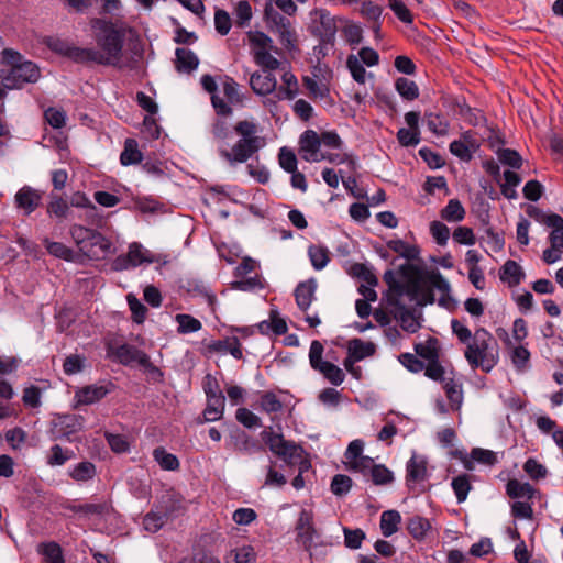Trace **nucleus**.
<instances>
[{
    "label": "nucleus",
    "mask_w": 563,
    "mask_h": 563,
    "mask_svg": "<svg viewBox=\"0 0 563 563\" xmlns=\"http://www.w3.org/2000/svg\"><path fill=\"white\" fill-rule=\"evenodd\" d=\"M399 273L405 283L397 280L391 269L385 272L383 279L388 286L386 294L387 303H398L404 295L415 297L420 289V282H428L434 289L441 292L439 305L448 308L449 301L453 299L450 296L451 287L449 282L438 269H427L424 267L406 263L399 267Z\"/></svg>",
    "instance_id": "f257e3e1"
},
{
    "label": "nucleus",
    "mask_w": 563,
    "mask_h": 563,
    "mask_svg": "<svg viewBox=\"0 0 563 563\" xmlns=\"http://www.w3.org/2000/svg\"><path fill=\"white\" fill-rule=\"evenodd\" d=\"M90 26L100 54L106 58L103 66H119L124 46L125 32L111 20L93 18Z\"/></svg>",
    "instance_id": "f03ea898"
},
{
    "label": "nucleus",
    "mask_w": 563,
    "mask_h": 563,
    "mask_svg": "<svg viewBox=\"0 0 563 563\" xmlns=\"http://www.w3.org/2000/svg\"><path fill=\"white\" fill-rule=\"evenodd\" d=\"M464 357L473 369L481 368L489 373L499 361L498 343L485 328H478L466 345Z\"/></svg>",
    "instance_id": "7ed1b4c3"
},
{
    "label": "nucleus",
    "mask_w": 563,
    "mask_h": 563,
    "mask_svg": "<svg viewBox=\"0 0 563 563\" xmlns=\"http://www.w3.org/2000/svg\"><path fill=\"white\" fill-rule=\"evenodd\" d=\"M69 233L79 251L91 260L103 258L111 252L112 243L97 230L73 224Z\"/></svg>",
    "instance_id": "20e7f679"
},
{
    "label": "nucleus",
    "mask_w": 563,
    "mask_h": 563,
    "mask_svg": "<svg viewBox=\"0 0 563 563\" xmlns=\"http://www.w3.org/2000/svg\"><path fill=\"white\" fill-rule=\"evenodd\" d=\"M85 418L80 415H54L49 422L47 434L52 441H77V433L84 429Z\"/></svg>",
    "instance_id": "39448f33"
},
{
    "label": "nucleus",
    "mask_w": 563,
    "mask_h": 563,
    "mask_svg": "<svg viewBox=\"0 0 563 563\" xmlns=\"http://www.w3.org/2000/svg\"><path fill=\"white\" fill-rule=\"evenodd\" d=\"M264 19L269 31L278 35L279 42L285 48L289 51L295 48L297 36L290 20L275 10L271 2L266 3L264 8Z\"/></svg>",
    "instance_id": "423d86ee"
},
{
    "label": "nucleus",
    "mask_w": 563,
    "mask_h": 563,
    "mask_svg": "<svg viewBox=\"0 0 563 563\" xmlns=\"http://www.w3.org/2000/svg\"><path fill=\"white\" fill-rule=\"evenodd\" d=\"M41 76L40 68L33 62L25 60L22 65L0 70L2 85L8 89H21L25 84H34Z\"/></svg>",
    "instance_id": "0eeeda50"
},
{
    "label": "nucleus",
    "mask_w": 563,
    "mask_h": 563,
    "mask_svg": "<svg viewBox=\"0 0 563 563\" xmlns=\"http://www.w3.org/2000/svg\"><path fill=\"white\" fill-rule=\"evenodd\" d=\"M262 147L261 139H240L228 148V144L219 146V155L231 166L247 162Z\"/></svg>",
    "instance_id": "6e6552de"
},
{
    "label": "nucleus",
    "mask_w": 563,
    "mask_h": 563,
    "mask_svg": "<svg viewBox=\"0 0 563 563\" xmlns=\"http://www.w3.org/2000/svg\"><path fill=\"white\" fill-rule=\"evenodd\" d=\"M316 19L313 34L319 38L322 46L333 47L335 44V35L338 32L336 18L332 16L325 9H318L314 12Z\"/></svg>",
    "instance_id": "1a4fd4ad"
},
{
    "label": "nucleus",
    "mask_w": 563,
    "mask_h": 563,
    "mask_svg": "<svg viewBox=\"0 0 563 563\" xmlns=\"http://www.w3.org/2000/svg\"><path fill=\"white\" fill-rule=\"evenodd\" d=\"M177 509L176 500L170 496L163 497L161 510L158 512L150 511L143 518L144 529L150 532H157Z\"/></svg>",
    "instance_id": "9d476101"
},
{
    "label": "nucleus",
    "mask_w": 563,
    "mask_h": 563,
    "mask_svg": "<svg viewBox=\"0 0 563 563\" xmlns=\"http://www.w3.org/2000/svg\"><path fill=\"white\" fill-rule=\"evenodd\" d=\"M428 477L427 457L413 453L406 464V486L409 490H415L416 487L427 481Z\"/></svg>",
    "instance_id": "9b49d317"
},
{
    "label": "nucleus",
    "mask_w": 563,
    "mask_h": 563,
    "mask_svg": "<svg viewBox=\"0 0 563 563\" xmlns=\"http://www.w3.org/2000/svg\"><path fill=\"white\" fill-rule=\"evenodd\" d=\"M295 530L297 542L301 543L306 551H311L317 530L313 523V514L310 510L301 509Z\"/></svg>",
    "instance_id": "f8f14e48"
},
{
    "label": "nucleus",
    "mask_w": 563,
    "mask_h": 563,
    "mask_svg": "<svg viewBox=\"0 0 563 563\" xmlns=\"http://www.w3.org/2000/svg\"><path fill=\"white\" fill-rule=\"evenodd\" d=\"M114 357L124 366L137 364L144 368L152 366L150 356L134 345L124 343L115 347Z\"/></svg>",
    "instance_id": "ddd939ff"
},
{
    "label": "nucleus",
    "mask_w": 563,
    "mask_h": 563,
    "mask_svg": "<svg viewBox=\"0 0 563 563\" xmlns=\"http://www.w3.org/2000/svg\"><path fill=\"white\" fill-rule=\"evenodd\" d=\"M299 153L307 162H318L320 152V137L313 130H306L299 137Z\"/></svg>",
    "instance_id": "4468645a"
},
{
    "label": "nucleus",
    "mask_w": 563,
    "mask_h": 563,
    "mask_svg": "<svg viewBox=\"0 0 563 563\" xmlns=\"http://www.w3.org/2000/svg\"><path fill=\"white\" fill-rule=\"evenodd\" d=\"M41 201L42 194L30 186L22 187L14 196L16 208L22 210L25 216L34 212L41 205Z\"/></svg>",
    "instance_id": "2eb2a0df"
},
{
    "label": "nucleus",
    "mask_w": 563,
    "mask_h": 563,
    "mask_svg": "<svg viewBox=\"0 0 563 563\" xmlns=\"http://www.w3.org/2000/svg\"><path fill=\"white\" fill-rule=\"evenodd\" d=\"M202 88L211 95V104L219 117H230L233 113L232 108L217 95L218 85L211 75H203L200 79Z\"/></svg>",
    "instance_id": "dca6fc26"
},
{
    "label": "nucleus",
    "mask_w": 563,
    "mask_h": 563,
    "mask_svg": "<svg viewBox=\"0 0 563 563\" xmlns=\"http://www.w3.org/2000/svg\"><path fill=\"white\" fill-rule=\"evenodd\" d=\"M478 148L477 141L473 137L471 131L462 133L460 140H454L450 144V152L461 161L470 162L473 153Z\"/></svg>",
    "instance_id": "f3484780"
},
{
    "label": "nucleus",
    "mask_w": 563,
    "mask_h": 563,
    "mask_svg": "<svg viewBox=\"0 0 563 563\" xmlns=\"http://www.w3.org/2000/svg\"><path fill=\"white\" fill-rule=\"evenodd\" d=\"M114 389L112 383L106 385H89L76 391V398L79 405H92L103 399Z\"/></svg>",
    "instance_id": "a211bd4d"
},
{
    "label": "nucleus",
    "mask_w": 563,
    "mask_h": 563,
    "mask_svg": "<svg viewBox=\"0 0 563 563\" xmlns=\"http://www.w3.org/2000/svg\"><path fill=\"white\" fill-rule=\"evenodd\" d=\"M250 87L254 93L267 96L276 90L277 80L275 75L271 71H255L250 77Z\"/></svg>",
    "instance_id": "6ab92c4d"
},
{
    "label": "nucleus",
    "mask_w": 563,
    "mask_h": 563,
    "mask_svg": "<svg viewBox=\"0 0 563 563\" xmlns=\"http://www.w3.org/2000/svg\"><path fill=\"white\" fill-rule=\"evenodd\" d=\"M388 306L394 308V318L397 321H399L400 327L404 331L409 333H416L420 329L421 324L415 317L413 311L407 308L401 302V299L398 300V303H388Z\"/></svg>",
    "instance_id": "aec40b11"
},
{
    "label": "nucleus",
    "mask_w": 563,
    "mask_h": 563,
    "mask_svg": "<svg viewBox=\"0 0 563 563\" xmlns=\"http://www.w3.org/2000/svg\"><path fill=\"white\" fill-rule=\"evenodd\" d=\"M318 284L314 278L301 282L297 285L294 291L295 300L298 308L306 312L316 299V290Z\"/></svg>",
    "instance_id": "412c9836"
},
{
    "label": "nucleus",
    "mask_w": 563,
    "mask_h": 563,
    "mask_svg": "<svg viewBox=\"0 0 563 563\" xmlns=\"http://www.w3.org/2000/svg\"><path fill=\"white\" fill-rule=\"evenodd\" d=\"M208 351L222 354L229 353L235 360L243 358L242 345L235 335L228 336L223 340L212 341L210 344H208Z\"/></svg>",
    "instance_id": "4be33fe9"
},
{
    "label": "nucleus",
    "mask_w": 563,
    "mask_h": 563,
    "mask_svg": "<svg viewBox=\"0 0 563 563\" xmlns=\"http://www.w3.org/2000/svg\"><path fill=\"white\" fill-rule=\"evenodd\" d=\"M68 58L78 64L92 63L102 66L106 62V58L100 54L99 49L95 47L84 48L75 45L71 46Z\"/></svg>",
    "instance_id": "5701e85b"
},
{
    "label": "nucleus",
    "mask_w": 563,
    "mask_h": 563,
    "mask_svg": "<svg viewBox=\"0 0 563 563\" xmlns=\"http://www.w3.org/2000/svg\"><path fill=\"white\" fill-rule=\"evenodd\" d=\"M525 277L522 267L515 261L508 260L499 269V278L510 287L518 286Z\"/></svg>",
    "instance_id": "b1692460"
},
{
    "label": "nucleus",
    "mask_w": 563,
    "mask_h": 563,
    "mask_svg": "<svg viewBox=\"0 0 563 563\" xmlns=\"http://www.w3.org/2000/svg\"><path fill=\"white\" fill-rule=\"evenodd\" d=\"M175 68L178 73H191L198 68L199 58L188 48H176Z\"/></svg>",
    "instance_id": "393cba45"
},
{
    "label": "nucleus",
    "mask_w": 563,
    "mask_h": 563,
    "mask_svg": "<svg viewBox=\"0 0 563 563\" xmlns=\"http://www.w3.org/2000/svg\"><path fill=\"white\" fill-rule=\"evenodd\" d=\"M375 352L376 346L373 342H365L357 338L347 342V355L354 357L356 361L373 356Z\"/></svg>",
    "instance_id": "a878e982"
},
{
    "label": "nucleus",
    "mask_w": 563,
    "mask_h": 563,
    "mask_svg": "<svg viewBox=\"0 0 563 563\" xmlns=\"http://www.w3.org/2000/svg\"><path fill=\"white\" fill-rule=\"evenodd\" d=\"M75 457V452L70 449H64L59 444L51 446L46 454V464L51 467L63 466Z\"/></svg>",
    "instance_id": "bb28decb"
},
{
    "label": "nucleus",
    "mask_w": 563,
    "mask_h": 563,
    "mask_svg": "<svg viewBox=\"0 0 563 563\" xmlns=\"http://www.w3.org/2000/svg\"><path fill=\"white\" fill-rule=\"evenodd\" d=\"M506 494L514 499H531L536 494V489L529 483H521L520 481L512 478L509 479L506 484Z\"/></svg>",
    "instance_id": "cd10ccee"
},
{
    "label": "nucleus",
    "mask_w": 563,
    "mask_h": 563,
    "mask_svg": "<svg viewBox=\"0 0 563 563\" xmlns=\"http://www.w3.org/2000/svg\"><path fill=\"white\" fill-rule=\"evenodd\" d=\"M387 247L399 254L401 257L408 261H415L419 258L420 247L418 245H410L400 239H393L387 241Z\"/></svg>",
    "instance_id": "c85d7f7f"
},
{
    "label": "nucleus",
    "mask_w": 563,
    "mask_h": 563,
    "mask_svg": "<svg viewBox=\"0 0 563 563\" xmlns=\"http://www.w3.org/2000/svg\"><path fill=\"white\" fill-rule=\"evenodd\" d=\"M126 260L130 262L131 267L140 266L143 263H154L155 256L150 251L144 250L140 243H132L126 253Z\"/></svg>",
    "instance_id": "c756f323"
},
{
    "label": "nucleus",
    "mask_w": 563,
    "mask_h": 563,
    "mask_svg": "<svg viewBox=\"0 0 563 563\" xmlns=\"http://www.w3.org/2000/svg\"><path fill=\"white\" fill-rule=\"evenodd\" d=\"M401 522V516L397 510H386L380 516V531L385 538L396 533Z\"/></svg>",
    "instance_id": "7c9ffc66"
},
{
    "label": "nucleus",
    "mask_w": 563,
    "mask_h": 563,
    "mask_svg": "<svg viewBox=\"0 0 563 563\" xmlns=\"http://www.w3.org/2000/svg\"><path fill=\"white\" fill-rule=\"evenodd\" d=\"M416 354L426 360L432 361L440 357L439 340L434 336H429L426 342L415 344Z\"/></svg>",
    "instance_id": "2f4dec72"
},
{
    "label": "nucleus",
    "mask_w": 563,
    "mask_h": 563,
    "mask_svg": "<svg viewBox=\"0 0 563 563\" xmlns=\"http://www.w3.org/2000/svg\"><path fill=\"white\" fill-rule=\"evenodd\" d=\"M143 158L142 152L139 150L136 140L126 139L123 151L120 154V163L123 166L141 163Z\"/></svg>",
    "instance_id": "473e14b6"
},
{
    "label": "nucleus",
    "mask_w": 563,
    "mask_h": 563,
    "mask_svg": "<svg viewBox=\"0 0 563 563\" xmlns=\"http://www.w3.org/2000/svg\"><path fill=\"white\" fill-rule=\"evenodd\" d=\"M37 552L45 558L46 563H65L63 550L55 541L40 543Z\"/></svg>",
    "instance_id": "72a5a7b5"
},
{
    "label": "nucleus",
    "mask_w": 563,
    "mask_h": 563,
    "mask_svg": "<svg viewBox=\"0 0 563 563\" xmlns=\"http://www.w3.org/2000/svg\"><path fill=\"white\" fill-rule=\"evenodd\" d=\"M225 407V397L218 399H208L207 406L202 412V419L200 422H212L218 421L222 418Z\"/></svg>",
    "instance_id": "f704fd0d"
},
{
    "label": "nucleus",
    "mask_w": 563,
    "mask_h": 563,
    "mask_svg": "<svg viewBox=\"0 0 563 563\" xmlns=\"http://www.w3.org/2000/svg\"><path fill=\"white\" fill-rule=\"evenodd\" d=\"M430 529L431 525L427 518L413 516L408 519L407 530L415 540H423Z\"/></svg>",
    "instance_id": "c9c22d12"
},
{
    "label": "nucleus",
    "mask_w": 563,
    "mask_h": 563,
    "mask_svg": "<svg viewBox=\"0 0 563 563\" xmlns=\"http://www.w3.org/2000/svg\"><path fill=\"white\" fill-rule=\"evenodd\" d=\"M446 398L450 401L452 410H460L463 402V390L462 384L455 382L453 378L445 380L443 385Z\"/></svg>",
    "instance_id": "e433bc0d"
},
{
    "label": "nucleus",
    "mask_w": 563,
    "mask_h": 563,
    "mask_svg": "<svg viewBox=\"0 0 563 563\" xmlns=\"http://www.w3.org/2000/svg\"><path fill=\"white\" fill-rule=\"evenodd\" d=\"M308 255L314 269L324 268L330 262V251L327 246L312 244L308 247Z\"/></svg>",
    "instance_id": "4c0bfd02"
},
{
    "label": "nucleus",
    "mask_w": 563,
    "mask_h": 563,
    "mask_svg": "<svg viewBox=\"0 0 563 563\" xmlns=\"http://www.w3.org/2000/svg\"><path fill=\"white\" fill-rule=\"evenodd\" d=\"M395 89L407 101L416 100L419 97L418 85L407 77L397 78L395 80Z\"/></svg>",
    "instance_id": "58836bf2"
},
{
    "label": "nucleus",
    "mask_w": 563,
    "mask_h": 563,
    "mask_svg": "<svg viewBox=\"0 0 563 563\" xmlns=\"http://www.w3.org/2000/svg\"><path fill=\"white\" fill-rule=\"evenodd\" d=\"M97 474L96 465L89 461H82L76 464L68 473L70 478L76 482H88Z\"/></svg>",
    "instance_id": "ea45409f"
},
{
    "label": "nucleus",
    "mask_w": 563,
    "mask_h": 563,
    "mask_svg": "<svg viewBox=\"0 0 563 563\" xmlns=\"http://www.w3.org/2000/svg\"><path fill=\"white\" fill-rule=\"evenodd\" d=\"M153 457L161 468L165 471H177L180 467L178 457L168 453L163 446H158L153 451Z\"/></svg>",
    "instance_id": "a19ab883"
},
{
    "label": "nucleus",
    "mask_w": 563,
    "mask_h": 563,
    "mask_svg": "<svg viewBox=\"0 0 563 563\" xmlns=\"http://www.w3.org/2000/svg\"><path fill=\"white\" fill-rule=\"evenodd\" d=\"M440 216L445 221L459 222L465 218V209L459 199H450Z\"/></svg>",
    "instance_id": "79ce46f5"
},
{
    "label": "nucleus",
    "mask_w": 563,
    "mask_h": 563,
    "mask_svg": "<svg viewBox=\"0 0 563 563\" xmlns=\"http://www.w3.org/2000/svg\"><path fill=\"white\" fill-rule=\"evenodd\" d=\"M301 451L302 448L299 444L284 439L275 455L282 457L287 464H292L301 457Z\"/></svg>",
    "instance_id": "37998d69"
},
{
    "label": "nucleus",
    "mask_w": 563,
    "mask_h": 563,
    "mask_svg": "<svg viewBox=\"0 0 563 563\" xmlns=\"http://www.w3.org/2000/svg\"><path fill=\"white\" fill-rule=\"evenodd\" d=\"M323 377L329 380L332 385L339 386L344 382V372L335 364L331 362H324L318 369Z\"/></svg>",
    "instance_id": "c03bdc74"
},
{
    "label": "nucleus",
    "mask_w": 563,
    "mask_h": 563,
    "mask_svg": "<svg viewBox=\"0 0 563 563\" xmlns=\"http://www.w3.org/2000/svg\"><path fill=\"white\" fill-rule=\"evenodd\" d=\"M427 126L435 135L444 136L449 132L450 123L441 114L426 113Z\"/></svg>",
    "instance_id": "a18cd8bd"
},
{
    "label": "nucleus",
    "mask_w": 563,
    "mask_h": 563,
    "mask_svg": "<svg viewBox=\"0 0 563 563\" xmlns=\"http://www.w3.org/2000/svg\"><path fill=\"white\" fill-rule=\"evenodd\" d=\"M452 489L455 494L457 503L461 504L466 500L470 490L472 489V485L470 482V475L461 474L452 479L451 483Z\"/></svg>",
    "instance_id": "49530a36"
},
{
    "label": "nucleus",
    "mask_w": 563,
    "mask_h": 563,
    "mask_svg": "<svg viewBox=\"0 0 563 563\" xmlns=\"http://www.w3.org/2000/svg\"><path fill=\"white\" fill-rule=\"evenodd\" d=\"M175 320L178 323L177 332L180 334L194 333L202 328L198 319L187 313L176 314Z\"/></svg>",
    "instance_id": "de8ad7c7"
},
{
    "label": "nucleus",
    "mask_w": 563,
    "mask_h": 563,
    "mask_svg": "<svg viewBox=\"0 0 563 563\" xmlns=\"http://www.w3.org/2000/svg\"><path fill=\"white\" fill-rule=\"evenodd\" d=\"M49 198L51 201L47 205L46 209L47 213L59 219L66 218L69 211V206L67 201L55 192H51Z\"/></svg>",
    "instance_id": "09e8293b"
},
{
    "label": "nucleus",
    "mask_w": 563,
    "mask_h": 563,
    "mask_svg": "<svg viewBox=\"0 0 563 563\" xmlns=\"http://www.w3.org/2000/svg\"><path fill=\"white\" fill-rule=\"evenodd\" d=\"M231 288L240 291H254L256 289H264L265 283L260 275L253 277H242L240 280L231 283Z\"/></svg>",
    "instance_id": "8fccbe9b"
},
{
    "label": "nucleus",
    "mask_w": 563,
    "mask_h": 563,
    "mask_svg": "<svg viewBox=\"0 0 563 563\" xmlns=\"http://www.w3.org/2000/svg\"><path fill=\"white\" fill-rule=\"evenodd\" d=\"M211 134L213 140L217 142L218 147L221 144H228L227 140L232 136L229 124L225 120L217 118L211 125Z\"/></svg>",
    "instance_id": "3c124183"
},
{
    "label": "nucleus",
    "mask_w": 563,
    "mask_h": 563,
    "mask_svg": "<svg viewBox=\"0 0 563 563\" xmlns=\"http://www.w3.org/2000/svg\"><path fill=\"white\" fill-rule=\"evenodd\" d=\"M255 553L252 547L243 545L230 551L227 563H253Z\"/></svg>",
    "instance_id": "603ef678"
},
{
    "label": "nucleus",
    "mask_w": 563,
    "mask_h": 563,
    "mask_svg": "<svg viewBox=\"0 0 563 563\" xmlns=\"http://www.w3.org/2000/svg\"><path fill=\"white\" fill-rule=\"evenodd\" d=\"M531 217H536L540 222L547 227L552 228V231L563 230V218L558 213L544 214L539 209L533 208V212H529Z\"/></svg>",
    "instance_id": "864d4df0"
},
{
    "label": "nucleus",
    "mask_w": 563,
    "mask_h": 563,
    "mask_svg": "<svg viewBox=\"0 0 563 563\" xmlns=\"http://www.w3.org/2000/svg\"><path fill=\"white\" fill-rule=\"evenodd\" d=\"M498 159L501 164L511 168L519 169L522 166V157L512 148H499L496 152Z\"/></svg>",
    "instance_id": "5fc2aeb1"
},
{
    "label": "nucleus",
    "mask_w": 563,
    "mask_h": 563,
    "mask_svg": "<svg viewBox=\"0 0 563 563\" xmlns=\"http://www.w3.org/2000/svg\"><path fill=\"white\" fill-rule=\"evenodd\" d=\"M344 533V544L346 548L352 550H357L362 547L363 541L366 538L365 532L360 529H350V528H343Z\"/></svg>",
    "instance_id": "6e6d98bb"
},
{
    "label": "nucleus",
    "mask_w": 563,
    "mask_h": 563,
    "mask_svg": "<svg viewBox=\"0 0 563 563\" xmlns=\"http://www.w3.org/2000/svg\"><path fill=\"white\" fill-rule=\"evenodd\" d=\"M249 41L254 51H271L273 49V40L261 31L249 32Z\"/></svg>",
    "instance_id": "4d7b16f0"
},
{
    "label": "nucleus",
    "mask_w": 563,
    "mask_h": 563,
    "mask_svg": "<svg viewBox=\"0 0 563 563\" xmlns=\"http://www.w3.org/2000/svg\"><path fill=\"white\" fill-rule=\"evenodd\" d=\"M260 406L267 413H276L283 409L282 401L273 391H265L261 395Z\"/></svg>",
    "instance_id": "13d9d810"
},
{
    "label": "nucleus",
    "mask_w": 563,
    "mask_h": 563,
    "mask_svg": "<svg viewBox=\"0 0 563 563\" xmlns=\"http://www.w3.org/2000/svg\"><path fill=\"white\" fill-rule=\"evenodd\" d=\"M278 163L285 172L292 173L297 169L298 159L292 150L284 146L279 150Z\"/></svg>",
    "instance_id": "bf43d9fd"
},
{
    "label": "nucleus",
    "mask_w": 563,
    "mask_h": 563,
    "mask_svg": "<svg viewBox=\"0 0 563 563\" xmlns=\"http://www.w3.org/2000/svg\"><path fill=\"white\" fill-rule=\"evenodd\" d=\"M255 63L263 68V70H275L279 67V60L275 58L269 51H254L253 53Z\"/></svg>",
    "instance_id": "052dcab7"
},
{
    "label": "nucleus",
    "mask_w": 563,
    "mask_h": 563,
    "mask_svg": "<svg viewBox=\"0 0 563 563\" xmlns=\"http://www.w3.org/2000/svg\"><path fill=\"white\" fill-rule=\"evenodd\" d=\"M44 44L54 53L68 58L73 44L57 36H47Z\"/></svg>",
    "instance_id": "680f3d73"
},
{
    "label": "nucleus",
    "mask_w": 563,
    "mask_h": 563,
    "mask_svg": "<svg viewBox=\"0 0 563 563\" xmlns=\"http://www.w3.org/2000/svg\"><path fill=\"white\" fill-rule=\"evenodd\" d=\"M126 300L133 321L139 324L143 323L146 318L147 308L132 294L126 296Z\"/></svg>",
    "instance_id": "e2e57ef3"
},
{
    "label": "nucleus",
    "mask_w": 563,
    "mask_h": 563,
    "mask_svg": "<svg viewBox=\"0 0 563 563\" xmlns=\"http://www.w3.org/2000/svg\"><path fill=\"white\" fill-rule=\"evenodd\" d=\"M351 274L363 279L366 284L374 287L378 284L376 275L363 263H355L351 266Z\"/></svg>",
    "instance_id": "0e129e2a"
},
{
    "label": "nucleus",
    "mask_w": 563,
    "mask_h": 563,
    "mask_svg": "<svg viewBox=\"0 0 563 563\" xmlns=\"http://www.w3.org/2000/svg\"><path fill=\"white\" fill-rule=\"evenodd\" d=\"M371 477L375 485H387L394 481L393 472L383 464H374Z\"/></svg>",
    "instance_id": "69168bd1"
},
{
    "label": "nucleus",
    "mask_w": 563,
    "mask_h": 563,
    "mask_svg": "<svg viewBox=\"0 0 563 563\" xmlns=\"http://www.w3.org/2000/svg\"><path fill=\"white\" fill-rule=\"evenodd\" d=\"M202 389L206 394L207 400L208 399H218V397L224 398V395L220 388V385H219L217 378L211 374H207L203 377Z\"/></svg>",
    "instance_id": "338daca9"
},
{
    "label": "nucleus",
    "mask_w": 563,
    "mask_h": 563,
    "mask_svg": "<svg viewBox=\"0 0 563 563\" xmlns=\"http://www.w3.org/2000/svg\"><path fill=\"white\" fill-rule=\"evenodd\" d=\"M352 479L344 474H336L331 481V492L336 496H343L350 492Z\"/></svg>",
    "instance_id": "774afa93"
}]
</instances>
